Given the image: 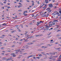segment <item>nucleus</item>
Segmentation results:
<instances>
[{
	"instance_id": "f257e3e1",
	"label": "nucleus",
	"mask_w": 61,
	"mask_h": 61,
	"mask_svg": "<svg viewBox=\"0 0 61 61\" xmlns=\"http://www.w3.org/2000/svg\"><path fill=\"white\" fill-rule=\"evenodd\" d=\"M58 15L59 16V13L55 11L52 14L53 15Z\"/></svg>"
},
{
	"instance_id": "f03ea898",
	"label": "nucleus",
	"mask_w": 61,
	"mask_h": 61,
	"mask_svg": "<svg viewBox=\"0 0 61 61\" xmlns=\"http://www.w3.org/2000/svg\"><path fill=\"white\" fill-rule=\"evenodd\" d=\"M42 17H48V14L47 15L44 14L41 15Z\"/></svg>"
},
{
	"instance_id": "7ed1b4c3",
	"label": "nucleus",
	"mask_w": 61,
	"mask_h": 61,
	"mask_svg": "<svg viewBox=\"0 0 61 61\" xmlns=\"http://www.w3.org/2000/svg\"><path fill=\"white\" fill-rule=\"evenodd\" d=\"M55 25V23H54V22H52V23H51V24H50L49 25V26H51L52 25Z\"/></svg>"
},
{
	"instance_id": "20e7f679",
	"label": "nucleus",
	"mask_w": 61,
	"mask_h": 61,
	"mask_svg": "<svg viewBox=\"0 0 61 61\" xmlns=\"http://www.w3.org/2000/svg\"><path fill=\"white\" fill-rule=\"evenodd\" d=\"M46 10L48 11V12L49 13L51 12V10H50V9L49 8H47L46 9Z\"/></svg>"
},
{
	"instance_id": "39448f33",
	"label": "nucleus",
	"mask_w": 61,
	"mask_h": 61,
	"mask_svg": "<svg viewBox=\"0 0 61 61\" xmlns=\"http://www.w3.org/2000/svg\"><path fill=\"white\" fill-rule=\"evenodd\" d=\"M49 7H52L53 6L52 5V4H50L49 5Z\"/></svg>"
},
{
	"instance_id": "423d86ee",
	"label": "nucleus",
	"mask_w": 61,
	"mask_h": 61,
	"mask_svg": "<svg viewBox=\"0 0 61 61\" xmlns=\"http://www.w3.org/2000/svg\"><path fill=\"white\" fill-rule=\"evenodd\" d=\"M11 55L12 56H13V57H15V56H16L15 54H11Z\"/></svg>"
},
{
	"instance_id": "0eeeda50",
	"label": "nucleus",
	"mask_w": 61,
	"mask_h": 61,
	"mask_svg": "<svg viewBox=\"0 0 61 61\" xmlns=\"http://www.w3.org/2000/svg\"><path fill=\"white\" fill-rule=\"evenodd\" d=\"M40 24V22L38 21L37 22V25H39Z\"/></svg>"
},
{
	"instance_id": "6e6552de",
	"label": "nucleus",
	"mask_w": 61,
	"mask_h": 61,
	"mask_svg": "<svg viewBox=\"0 0 61 61\" xmlns=\"http://www.w3.org/2000/svg\"><path fill=\"white\" fill-rule=\"evenodd\" d=\"M20 50V49L18 50H16L15 51V52L16 53H17L18 52V51H19Z\"/></svg>"
},
{
	"instance_id": "1a4fd4ad",
	"label": "nucleus",
	"mask_w": 61,
	"mask_h": 61,
	"mask_svg": "<svg viewBox=\"0 0 61 61\" xmlns=\"http://www.w3.org/2000/svg\"><path fill=\"white\" fill-rule=\"evenodd\" d=\"M33 44H34V43H28V45H33Z\"/></svg>"
},
{
	"instance_id": "9d476101",
	"label": "nucleus",
	"mask_w": 61,
	"mask_h": 61,
	"mask_svg": "<svg viewBox=\"0 0 61 61\" xmlns=\"http://www.w3.org/2000/svg\"><path fill=\"white\" fill-rule=\"evenodd\" d=\"M45 2L46 3H48V0H45Z\"/></svg>"
},
{
	"instance_id": "9b49d317",
	"label": "nucleus",
	"mask_w": 61,
	"mask_h": 61,
	"mask_svg": "<svg viewBox=\"0 0 61 61\" xmlns=\"http://www.w3.org/2000/svg\"><path fill=\"white\" fill-rule=\"evenodd\" d=\"M54 22H58V20H54Z\"/></svg>"
},
{
	"instance_id": "f8f14e48",
	"label": "nucleus",
	"mask_w": 61,
	"mask_h": 61,
	"mask_svg": "<svg viewBox=\"0 0 61 61\" xmlns=\"http://www.w3.org/2000/svg\"><path fill=\"white\" fill-rule=\"evenodd\" d=\"M2 60H5L6 59V58H5L3 57L2 58Z\"/></svg>"
},
{
	"instance_id": "ddd939ff",
	"label": "nucleus",
	"mask_w": 61,
	"mask_h": 61,
	"mask_svg": "<svg viewBox=\"0 0 61 61\" xmlns=\"http://www.w3.org/2000/svg\"><path fill=\"white\" fill-rule=\"evenodd\" d=\"M38 56H42L41 54H39L38 55Z\"/></svg>"
},
{
	"instance_id": "4468645a",
	"label": "nucleus",
	"mask_w": 61,
	"mask_h": 61,
	"mask_svg": "<svg viewBox=\"0 0 61 61\" xmlns=\"http://www.w3.org/2000/svg\"><path fill=\"white\" fill-rule=\"evenodd\" d=\"M42 48H46L47 47H45L44 46H42Z\"/></svg>"
},
{
	"instance_id": "2eb2a0df",
	"label": "nucleus",
	"mask_w": 61,
	"mask_h": 61,
	"mask_svg": "<svg viewBox=\"0 0 61 61\" xmlns=\"http://www.w3.org/2000/svg\"><path fill=\"white\" fill-rule=\"evenodd\" d=\"M46 28H49V26H46Z\"/></svg>"
},
{
	"instance_id": "dca6fc26",
	"label": "nucleus",
	"mask_w": 61,
	"mask_h": 61,
	"mask_svg": "<svg viewBox=\"0 0 61 61\" xmlns=\"http://www.w3.org/2000/svg\"><path fill=\"white\" fill-rule=\"evenodd\" d=\"M28 56V57H27V58H29V57H31V56Z\"/></svg>"
},
{
	"instance_id": "f3484780",
	"label": "nucleus",
	"mask_w": 61,
	"mask_h": 61,
	"mask_svg": "<svg viewBox=\"0 0 61 61\" xmlns=\"http://www.w3.org/2000/svg\"><path fill=\"white\" fill-rule=\"evenodd\" d=\"M6 25V24H2V25Z\"/></svg>"
},
{
	"instance_id": "a211bd4d",
	"label": "nucleus",
	"mask_w": 61,
	"mask_h": 61,
	"mask_svg": "<svg viewBox=\"0 0 61 61\" xmlns=\"http://www.w3.org/2000/svg\"><path fill=\"white\" fill-rule=\"evenodd\" d=\"M0 4L2 5H3V4L1 2H0Z\"/></svg>"
},
{
	"instance_id": "6ab92c4d",
	"label": "nucleus",
	"mask_w": 61,
	"mask_h": 61,
	"mask_svg": "<svg viewBox=\"0 0 61 61\" xmlns=\"http://www.w3.org/2000/svg\"><path fill=\"white\" fill-rule=\"evenodd\" d=\"M11 7L9 6H8L7 7V8L8 9H9V8H10Z\"/></svg>"
},
{
	"instance_id": "aec40b11",
	"label": "nucleus",
	"mask_w": 61,
	"mask_h": 61,
	"mask_svg": "<svg viewBox=\"0 0 61 61\" xmlns=\"http://www.w3.org/2000/svg\"><path fill=\"white\" fill-rule=\"evenodd\" d=\"M11 59H12V58H8V60H11Z\"/></svg>"
},
{
	"instance_id": "412c9836",
	"label": "nucleus",
	"mask_w": 61,
	"mask_h": 61,
	"mask_svg": "<svg viewBox=\"0 0 61 61\" xmlns=\"http://www.w3.org/2000/svg\"><path fill=\"white\" fill-rule=\"evenodd\" d=\"M53 61H55L56 60V59L54 58V59H52Z\"/></svg>"
},
{
	"instance_id": "4be33fe9",
	"label": "nucleus",
	"mask_w": 61,
	"mask_h": 61,
	"mask_svg": "<svg viewBox=\"0 0 61 61\" xmlns=\"http://www.w3.org/2000/svg\"><path fill=\"white\" fill-rule=\"evenodd\" d=\"M24 15H25V11H24V13H23Z\"/></svg>"
},
{
	"instance_id": "5701e85b",
	"label": "nucleus",
	"mask_w": 61,
	"mask_h": 61,
	"mask_svg": "<svg viewBox=\"0 0 61 61\" xmlns=\"http://www.w3.org/2000/svg\"><path fill=\"white\" fill-rule=\"evenodd\" d=\"M0 38H4V37L2 36V37H0Z\"/></svg>"
},
{
	"instance_id": "b1692460",
	"label": "nucleus",
	"mask_w": 61,
	"mask_h": 61,
	"mask_svg": "<svg viewBox=\"0 0 61 61\" xmlns=\"http://www.w3.org/2000/svg\"><path fill=\"white\" fill-rule=\"evenodd\" d=\"M34 36H31L30 37V38H34Z\"/></svg>"
},
{
	"instance_id": "393cba45",
	"label": "nucleus",
	"mask_w": 61,
	"mask_h": 61,
	"mask_svg": "<svg viewBox=\"0 0 61 61\" xmlns=\"http://www.w3.org/2000/svg\"><path fill=\"white\" fill-rule=\"evenodd\" d=\"M21 6L20 5H19L18 6V8H20V7H21Z\"/></svg>"
},
{
	"instance_id": "a878e982",
	"label": "nucleus",
	"mask_w": 61,
	"mask_h": 61,
	"mask_svg": "<svg viewBox=\"0 0 61 61\" xmlns=\"http://www.w3.org/2000/svg\"><path fill=\"white\" fill-rule=\"evenodd\" d=\"M18 11L19 12L20 11V12H21V11H22V10H18Z\"/></svg>"
},
{
	"instance_id": "bb28decb",
	"label": "nucleus",
	"mask_w": 61,
	"mask_h": 61,
	"mask_svg": "<svg viewBox=\"0 0 61 61\" xmlns=\"http://www.w3.org/2000/svg\"><path fill=\"white\" fill-rule=\"evenodd\" d=\"M27 39H30L31 38V37H29L28 38H27Z\"/></svg>"
},
{
	"instance_id": "cd10ccee",
	"label": "nucleus",
	"mask_w": 61,
	"mask_h": 61,
	"mask_svg": "<svg viewBox=\"0 0 61 61\" xmlns=\"http://www.w3.org/2000/svg\"><path fill=\"white\" fill-rule=\"evenodd\" d=\"M24 15L25 16H27V14H24Z\"/></svg>"
},
{
	"instance_id": "c85d7f7f",
	"label": "nucleus",
	"mask_w": 61,
	"mask_h": 61,
	"mask_svg": "<svg viewBox=\"0 0 61 61\" xmlns=\"http://www.w3.org/2000/svg\"><path fill=\"white\" fill-rule=\"evenodd\" d=\"M15 30H14V31H11V33H13V32H15Z\"/></svg>"
},
{
	"instance_id": "c756f323",
	"label": "nucleus",
	"mask_w": 61,
	"mask_h": 61,
	"mask_svg": "<svg viewBox=\"0 0 61 61\" xmlns=\"http://www.w3.org/2000/svg\"><path fill=\"white\" fill-rule=\"evenodd\" d=\"M41 61H45V60L42 59H41Z\"/></svg>"
},
{
	"instance_id": "7c9ffc66",
	"label": "nucleus",
	"mask_w": 61,
	"mask_h": 61,
	"mask_svg": "<svg viewBox=\"0 0 61 61\" xmlns=\"http://www.w3.org/2000/svg\"><path fill=\"white\" fill-rule=\"evenodd\" d=\"M58 42H56L55 43V44H58Z\"/></svg>"
},
{
	"instance_id": "2f4dec72",
	"label": "nucleus",
	"mask_w": 61,
	"mask_h": 61,
	"mask_svg": "<svg viewBox=\"0 0 61 61\" xmlns=\"http://www.w3.org/2000/svg\"><path fill=\"white\" fill-rule=\"evenodd\" d=\"M47 14V12L46 11L44 12V14Z\"/></svg>"
},
{
	"instance_id": "473e14b6",
	"label": "nucleus",
	"mask_w": 61,
	"mask_h": 61,
	"mask_svg": "<svg viewBox=\"0 0 61 61\" xmlns=\"http://www.w3.org/2000/svg\"><path fill=\"white\" fill-rule=\"evenodd\" d=\"M2 36H3V37H4V36H5V35H2Z\"/></svg>"
},
{
	"instance_id": "72a5a7b5",
	"label": "nucleus",
	"mask_w": 61,
	"mask_h": 61,
	"mask_svg": "<svg viewBox=\"0 0 61 61\" xmlns=\"http://www.w3.org/2000/svg\"><path fill=\"white\" fill-rule=\"evenodd\" d=\"M59 31L60 32L61 31V30H58L57 31V32H59Z\"/></svg>"
},
{
	"instance_id": "f704fd0d",
	"label": "nucleus",
	"mask_w": 61,
	"mask_h": 61,
	"mask_svg": "<svg viewBox=\"0 0 61 61\" xmlns=\"http://www.w3.org/2000/svg\"><path fill=\"white\" fill-rule=\"evenodd\" d=\"M18 39H18V38H16V40H18Z\"/></svg>"
},
{
	"instance_id": "c9c22d12",
	"label": "nucleus",
	"mask_w": 61,
	"mask_h": 61,
	"mask_svg": "<svg viewBox=\"0 0 61 61\" xmlns=\"http://www.w3.org/2000/svg\"><path fill=\"white\" fill-rule=\"evenodd\" d=\"M12 18L13 19H15V18H17V17H13Z\"/></svg>"
},
{
	"instance_id": "e433bc0d",
	"label": "nucleus",
	"mask_w": 61,
	"mask_h": 61,
	"mask_svg": "<svg viewBox=\"0 0 61 61\" xmlns=\"http://www.w3.org/2000/svg\"><path fill=\"white\" fill-rule=\"evenodd\" d=\"M57 57V56H54V57H56V58Z\"/></svg>"
},
{
	"instance_id": "4c0bfd02",
	"label": "nucleus",
	"mask_w": 61,
	"mask_h": 61,
	"mask_svg": "<svg viewBox=\"0 0 61 61\" xmlns=\"http://www.w3.org/2000/svg\"><path fill=\"white\" fill-rule=\"evenodd\" d=\"M22 61H25V59H24L22 60Z\"/></svg>"
},
{
	"instance_id": "58836bf2",
	"label": "nucleus",
	"mask_w": 61,
	"mask_h": 61,
	"mask_svg": "<svg viewBox=\"0 0 61 61\" xmlns=\"http://www.w3.org/2000/svg\"><path fill=\"white\" fill-rule=\"evenodd\" d=\"M32 3L33 4H34V2L33 1H32Z\"/></svg>"
},
{
	"instance_id": "ea45409f",
	"label": "nucleus",
	"mask_w": 61,
	"mask_h": 61,
	"mask_svg": "<svg viewBox=\"0 0 61 61\" xmlns=\"http://www.w3.org/2000/svg\"><path fill=\"white\" fill-rule=\"evenodd\" d=\"M19 4L20 5H22L21 4V3H19Z\"/></svg>"
},
{
	"instance_id": "a19ab883",
	"label": "nucleus",
	"mask_w": 61,
	"mask_h": 61,
	"mask_svg": "<svg viewBox=\"0 0 61 61\" xmlns=\"http://www.w3.org/2000/svg\"><path fill=\"white\" fill-rule=\"evenodd\" d=\"M20 2H23V1L22 0H21L20 1Z\"/></svg>"
},
{
	"instance_id": "79ce46f5",
	"label": "nucleus",
	"mask_w": 61,
	"mask_h": 61,
	"mask_svg": "<svg viewBox=\"0 0 61 61\" xmlns=\"http://www.w3.org/2000/svg\"><path fill=\"white\" fill-rule=\"evenodd\" d=\"M43 5H41V7H43Z\"/></svg>"
},
{
	"instance_id": "37998d69",
	"label": "nucleus",
	"mask_w": 61,
	"mask_h": 61,
	"mask_svg": "<svg viewBox=\"0 0 61 61\" xmlns=\"http://www.w3.org/2000/svg\"><path fill=\"white\" fill-rule=\"evenodd\" d=\"M40 22V23H43V22H42V21H41Z\"/></svg>"
},
{
	"instance_id": "c03bdc74",
	"label": "nucleus",
	"mask_w": 61,
	"mask_h": 61,
	"mask_svg": "<svg viewBox=\"0 0 61 61\" xmlns=\"http://www.w3.org/2000/svg\"><path fill=\"white\" fill-rule=\"evenodd\" d=\"M51 34V33H50L49 34H48V36H49V35H50Z\"/></svg>"
},
{
	"instance_id": "a18cd8bd",
	"label": "nucleus",
	"mask_w": 61,
	"mask_h": 61,
	"mask_svg": "<svg viewBox=\"0 0 61 61\" xmlns=\"http://www.w3.org/2000/svg\"><path fill=\"white\" fill-rule=\"evenodd\" d=\"M31 56V57H34V56L33 55H30Z\"/></svg>"
},
{
	"instance_id": "49530a36",
	"label": "nucleus",
	"mask_w": 61,
	"mask_h": 61,
	"mask_svg": "<svg viewBox=\"0 0 61 61\" xmlns=\"http://www.w3.org/2000/svg\"><path fill=\"white\" fill-rule=\"evenodd\" d=\"M15 46L14 45H13L11 46V47H15Z\"/></svg>"
},
{
	"instance_id": "de8ad7c7",
	"label": "nucleus",
	"mask_w": 61,
	"mask_h": 61,
	"mask_svg": "<svg viewBox=\"0 0 61 61\" xmlns=\"http://www.w3.org/2000/svg\"><path fill=\"white\" fill-rule=\"evenodd\" d=\"M29 25H32V23H30L29 24Z\"/></svg>"
},
{
	"instance_id": "09e8293b",
	"label": "nucleus",
	"mask_w": 61,
	"mask_h": 61,
	"mask_svg": "<svg viewBox=\"0 0 61 61\" xmlns=\"http://www.w3.org/2000/svg\"><path fill=\"white\" fill-rule=\"evenodd\" d=\"M52 1L53 2H55V0H53Z\"/></svg>"
},
{
	"instance_id": "8fccbe9b",
	"label": "nucleus",
	"mask_w": 61,
	"mask_h": 61,
	"mask_svg": "<svg viewBox=\"0 0 61 61\" xmlns=\"http://www.w3.org/2000/svg\"><path fill=\"white\" fill-rule=\"evenodd\" d=\"M37 3L38 4H39V1H38Z\"/></svg>"
},
{
	"instance_id": "3c124183",
	"label": "nucleus",
	"mask_w": 61,
	"mask_h": 61,
	"mask_svg": "<svg viewBox=\"0 0 61 61\" xmlns=\"http://www.w3.org/2000/svg\"><path fill=\"white\" fill-rule=\"evenodd\" d=\"M36 42V41H32V42Z\"/></svg>"
},
{
	"instance_id": "603ef678",
	"label": "nucleus",
	"mask_w": 61,
	"mask_h": 61,
	"mask_svg": "<svg viewBox=\"0 0 61 61\" xmlns=\"http://www.w3.org/2000/svg\"><path fill=\"white\" fill-rule=\"evenodd\" d=\"M3 3L4 4H6V2L5 1H4Z\"/></svg>"
},
{
	"instance_id": "864d4df0",
	"label": "nucleus",
	"mask_w": 61,
	"mask_h": 61,
	"mask_svg": "<svg viewBox=\"0 0 61 61\" xmlns=\"http://www.w3.org/2000/svg\"><path fill=\"white\" fill-rule=\"evenodd\" d=\"M50 37H51V36H48L47 37V38H50Z\"/></svg>"
},
{
	"instance_id": "5fc2aeb1",
	"label": "nucleus",
	"mask_w": 61,
	"mask_h": 61,
	"mask_svg": "<svg viewBox=\"0 0 61 61\" xmlns=\"http://www.w3.org/2000/svg\"><path fill=\"white\" fill-rule=\"evenodd\" d=\"M53 41V40H50V41L51 42H52V41Z\"/></svg>"
},
{
	"instance_id": "6e6d98bb",
	"label": "nucleus",
	"mask_w": 61,
	"mask_h": 61,
	"mask_svg": "<svg viewBox=\"0 0 61 61\" xmlns=\"http://www.w3.org/2000/svg\"><path fill=\"white\" fill-rule=\"evenodd\" d=\"M20 41H23V39H21V40H20Z\"/></svg>"
},
{
	"instance_id": "4d7b16f0",
	"label": "nucleus",
	"mask_w": 61,
	"mask_h": 61,
	"mask_svg": "<svg viewBox=\"0 0 61 61\" xmlns=\"http://www.w3.org/2000/svg\"><path fill=\"white\" fill-rule=\"evenodd\" d=\"M34 15H32V17H33V16H34Z\"/></svg>"
},
{
	"instance_id": "13d9d810",
	"label": "nucleus",
	"mask_w": 61,
	"mask_h": 61,
	"mask_svg": "<svg viewBox=\"0 0 61 61\" xmlns=\"http://www.w3.org/2000/svg\"><path fill=\"white\" fill-rule=\"evenodd\" d=\"M58 45L59 46H61V45L60 44H59Z\"/></svg>"
},
{
	"instance_id": "bf43d9fd",
	"label": "nucleus",
	"mask_w": 61,
	"mask_h": 61,
	"mask_svg": "<svg viewBox=\"0 0 61 61\" xmlns=\"http://www.w3.org/2000/svg\"><path fill=\"white\" fill-rule=\"evenodd\" d=\"M36 58H38V59H39V57H36Z\"/></svg>"
},
{
	"instance_id": "052dcab7",
	"label": "nucleus",
	"mask_w": 61,
	"mask_h": 61,
	"mask_svg": "<svg viewBox=\"0 0 61 61\" xmlns=\"http://www.w3.org/2000/svg\"><path fill=\"white\" fill-rule=\"evenodd\" d=\"M4 48H0V49H4Z\"/></svg>"
},
{
	"instance_id": "680f3d73",
	"label": "nucleus",
	"mask_w": 61,
	"mask_h": 61,
	"mask_svg": "<svg viewBox=\"0 0 61 61\" xmlns=\"http://www.w3.org/2000/svg\"><path fill=\"white\" fill-rule=\"evenodd\" d=\"M53 29V28H50L51 30V29Z\"/></svg>"
},
{
	"instance_id": "e2e57ef3",
	"label": "nucleus",
	"mask_w": 61,
	"mask_h": 61,
	"mask_svg": "<svg viewBox=\"0 0 61 61\" xmlns=\"http://www.w3.org/2000/svg\"><path fill=\"white\" fill-rule=\"evenodd\" d=\"M59 13H60V14H61V11H59Z\"/></svg>"
},
{
	"instance_id": "0e129e2a",
	"label": "nucleus",
	"mask_w": 61,
	"mask_h": 61,
	"mask_svg": "<svg viewBox=\"0 0 61 61\" xmlns=\"http://www.w3.org/2000/svg\"><path fill=\"white\" fill-rule=\"evenodd\" d=\"M49 59H52V58H49Z\"/></svg>"
},
{
	"instance_id": "69168bd1",
	"label": "nucleus",
	"mask_w": 61,
	"mask_h": 61,
	"mask_svg": "<svg viewBox=\"0 0 61 61\" xmlns=\"http://www.w3.org/2000/svg\"><path fill=\"white\" fill-rule=\"evenodd\" d=\"M36 36L37 37V36H39V35H36Z\"/></svg>"
},
{
	"instance_id": "338daca9",
	"label": "nucleus",
	"mask_w": 61,
	"mask_h": 61,
	"mask_svg": "<svg viewBox=\"0 0 61 61\" xmlns=\"http://www.w3.org/2000/svg\"><path fill=\"white\" fill-rule=\"evenodd\" d=\"M21 27H22V28H23V27L22 25H21Z\"/></svg>"
},
{
	"instance_id": "774afa93",
	"label": "nucleus",
	"mask_w": 61,
	"mask_h": 61,
	"mask_svg": "<svg viewBox=\"0 0 61 61\" xmlns=\"http://www.w3.org/2000/svg\"><path fill=\"white\" fill-rule=\"evenodd\" d=\"M2 9H4V7H2Z\"/></svg>"
}]
</instances>
